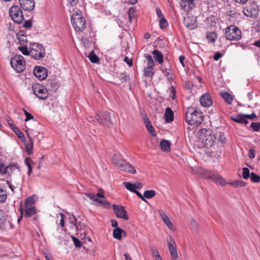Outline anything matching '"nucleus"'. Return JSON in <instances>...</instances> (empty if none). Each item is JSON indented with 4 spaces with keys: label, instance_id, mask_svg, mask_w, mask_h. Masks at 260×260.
<instances>
[{
    "label": "nucleus",
    "instance_id": "30",
    "mask_svg": "<svg viewBox=\"0 0 260 260\" xmlns=\"http://www.w3.org/2000/svg\"><path fill=\"white\" fill-rule=\"evenodd\" d=\"M206 37L209 43L215 42L217 38L216 33L214 31L207 32Z\"/></svg>",
    "mask_w": 260,
    "mask_h": 260
},
{
    "label": "nucleus",
    "instance_id": "22",
    "mask_svg": "<svg viewBox=\"0 0 260 260\" xmlns=\"http://www.w3.org/2000/svg\"><path fill=\"white\" fill-rule=\"evenodd\" d=\"M28 141L25 143V151L28 155H30L32 153V146L34 141L32 138L27 134Z\"/></svg>",
    "mask_w": 260,
    "mask_h": 260
},
{
    "label": "nucleus",
    "instance_id": "3",
    "mask_svg": "<svg viewBox=\"0 0 260 260\" xmlns=\"http://www.w3.org/2000/svg\"><path fill=\"white\" fill-rule=\"evenodd\" d=\"M199 139L204 146H212L216 139V136L213 131L205 128L201 129L199 132Z\"/></svg>",
    "mask_w": 260,
    "mask_h": 260
},
{
    "label": "nucleus",
    "instance_id": "38",
    "mask_svg": "<svg viewBox=\"0 0 260 260\" xmlns=\"http://www.w3.org/2000/svg\"><path fill=\"white\" fill-rule=\"evenodd\" d=\"M7 197L6 190L3 188L0 187V202H4Z\"/></svg>",
    "mask_w": 260,
    "mask_h": 260
},
{
    "label": "nucleus",
    "instance_id": "47",
    "mask_svg": "<svg viewBox=\"0 0 260 260\" xmlns=\"http://www.w3.org/2000/svg\"><path fill=\"white\" fill-rule=\"evenodd\" d=\"M145 58L148 61L147 66H154V63L152 56L150 55L147 54L145 55Z\"/></svg>",
    "mask_w": 260,
    "mask_h": 260
},
{
    "label": "nucleus",
    "instance_id": "28",
    "mask_svg": "<svg viewBox=\"0 0 260 260\" xmlns=\"http://www.w3.org/2000/svg\"><path fill=\"white\" fill-rule=\"evenodd\" d=\"M232 119L240 123H248V121L244 114H237L235 117H232Z\"/></svg>",
    "mask_w": 260,
    "mask_h": 260
},
{
    "label": "nucleus",
    "instance_id": "51",
    "mask_svg": "<svg viewBox=\"0 0 260 260\" xmlns=\"http://www.w3.org/2000/svg\"><path fill=\"white\" fill-rule=\"evenodd\" d=\"M193 0H181V6L185 8L188 5L190 7L191 5L193 4Z\"/></svg>",
    "mask_w": 260,
    "mask_h": 260
},
{
    "label": "nucleus",
    "instance_id": "26",
    "mask_svg": "<svg viewBox=\"0 0 260 260\" xmlns=\"http://www.w3.org/2000/svg\"><path fill=\"white\" fill-rule=\"evenodd\" d=\"M154 74L153 66H147L144 70V75L148 78H152Z\"/></svg>",
    "mask_w": 260,
    "mask_h": 260
},
{
    "label": "nucleus",
    "instance_id": "27",
    "mask_svg": "<svg viewBox=\"0 0 260 260\" xmlns=\"http://www.w3.org/2000/svg\"><path fill=\"white\" fill-rule=\"evenodd\" d=\"M174 113L170 108H167L165 113V121L169 123L173 121Z\"/></svg>",
    "mask_w": 260,
    "mask_h": 260
},
{
    "label": "nucleus",
    "instance_id": "4",
    "mask_svg": "<svg viewBox=\"0 0 260 260\" xmlns=\"http://www.w3.org/2000/svg\"><path fill=\"white\" fill-rule=\"evenodd\" d=\"M112 161L113 165L120 170L132 174L136 173V169L133 165L124 159L118 158L116 155L113 156Z\"/></svg>",
    "mask_w": 260,
    "mask_h": 260
},
{
    "label": "nucleus",
    "instance_id": "24",
    "mask_svg": "<svg viewBox=\"0 0 260 260\" xmlns=\"http://www.w3.org/2000/svg\"><path fill=\"white\" fill-rule=\"evenodd\" d=\"M152 54L154 60L157 61L159 64H162L164 61L163 55L160 51L155 49L152 52Z\"/></svg>",
    "mask_w": 260,
    "mask_h": 260
},
{
    "label": "nucleus",
    "instance_id": "36",
    "mask_svg": "<svg viewBox=\"0 0 260 260\" xmlns=\"http://www.w3.org/2000/svg\"><path fill=\"white\" fill-rule=\"evenodd\" d=\"M88 58L92 63H98L99 62V58L95 54L93 51L89 54Z\"/></svg>",
    "mask_w": 260,
    "mask_h": 260
},
{
    "label": "nucleus",
    "instance_id": "6",
    "mask_svg": "<svg viewBox=\"0 0 260 260\" xmlns=\"http://www.w3.org/2000/svg\"><path fill=\"white\" fill-rule=\"evenodd\" d=\"M85 196L92 200L98 204H102L105 207H109L110 204L109 202L106 200V197L104 196L102 189H99V192L96 194L92 192H85Z\"/></svg>",
    "mask_w": 260,
    "mask_h": 260
},
{
    "label": "nucleus",
    "instance_id": "8",
    "mask_svg": "<svg viewBox=\"0 0 260 260\" xmlns=\"http://www.w3.org/2000/svg\"><path fill=\"white\" fill-rule=\"evenodd\" d=\"M225 35L226 39L231 41L239 40L242 38L241 30L234 25L226 28Z\"/></svg>",
    "mask_w": 260,
    "mask_h": 260
},
{
    "label": "nucleus",
    "instance_id": "54",
    "mask_svg": "<svg viewBox=\"0 0 260 260\" xmlns=\"http://www.w3.org/2000/svg\"><path fill=\"white\" fill-rule=\"evenodd\" d=\"M24 113L26 116V119H25V121H27L29 120L33 119L34 116L29 112H28L25 109H23Z\"/></svg>",
    "mask_w": 260,
    "mask_h": 260
},
{
    "label": "nucleus",
    "instance_id": "33",
    "mask_svg": "<svg viewBox=\"0 0 260 260\" xmlns=\"http://www.w3.org/2000/svg\"><path fill=\"white\" fill-rule=\"evenodd\" d=\"M15 167L14 164H10V165L5 167V166L2 164H0V172L3 174H6L9 172V168L11 167Z\"/></svg>",
    "mask_w": 260,
    "mask_h": 260
},
{
    "label": "nucleus",
    "instance_id": "5",
    "mask_svg": "<svg viewBox=\"0 0 260 260\" xmlns=\"http://www.w3.org/2000/svg\"><path fill=\"white\" fill-rule=\"evenodd\" d=\"M29 49H30L31 56L33 58L40 60L44 57L45 50L41 44L37 43H30Z\"/></svg>",
    "mask_w": 260,
    "mask_h": 260
},
{
    "label": "nucleus",
    "instance_id": "45",
    "mask_svg": "<svg viewBox=\"0 0 260 260\" xmlns=\"http://www.w3.org/2000/svg\"><path fill=\"white\" fill-rule=\"evenodd\" d=\"M242 177L245 179H247L250 176V174L249 173V170L247 168H243Z\"/></svg>",
    "mask_w": 260,
    "mask_h": 260
},
{
    "label": "nucleus",
    "instance_id": "63",
    "mask_svg": "<svg viewBox=\"0 0 260 260\" xmlns=\"http://www.w3.org/2000/svg\"><path fill=\"white\" fill-rule=\"evenodd\" d=\"M255 150L254 149H250V150L249 151V157L250 158H253L255 157Z\"/></svg>",
    "mask_w": 260,
    "mask_h": 260
},
{
    "label": "nucleus",
    "instance_id": "55",
    "mask_svg": "<svg viewBox=\"0 0 260 260\" xmlns=\"http://www.w3.org/2000/svg\"><path fill=\"white\" fill-rule=\"evenodd\" d=\"M72 238L75 247L77 248L81 247V244L80 240L74 236H72Z\"/></svg>",
    "mask_w": 260,
    "mask_h": 260
},
{
    "label": "nucleus",
    "instance_id": "49",
    "mask_svg": "<svg viewBox=\"0 0 260 260\" xmlns=\"http://www.w3.org/2000/svg\"><path fill=\"white\" fill-rule=\"evenodd\" d=\"M13 130H14V133L18 136V137H19V138L24 139L25 140L23 133L22 132H21L17 127H15Z\"/></svg>",
    "mask_w": 260,
    "mask_h": 260
},
{
    "label": "nucleus",
    "instance_id": "31",
    "mask_svg": "<svg viewBox=\"0 0 260 260\" xmlns=\"http://www.w3.org/2000/svg\"><path fill=\"white\" fill-rule=\"evenodd\" d=\"M221 97L224 100L225 102L229 104H231L233 101V96L228 92H224L221 94Z\"/></svg>",
    "mask_w": 260,
    "mask_h": 260
},
{
    "label": "nucleus",
    "instance_id": "11",
    "mask_svg": "<svg viewBox=\"0 0 260 260\" xmlns=\"http://www.w3.org/2000/svg\"><path fill=\"white\" fill-rule=\"evenodd\" d=\"M243 12L246 16L249 18H255L257 17L258 15V6L255 3H253L244 8Z\"/></svg>",
    "mask_w": 260,
    "mask_h": 260
},
{
    "label": "nucleus",
    "instance_id": "52",
    "mask_svg": "<svg viewBox=\"0 0 260 260\" xmlns=\"http://www.w3.org/2000/svg\"><path fill=\"white\" fill-rule=\"evenodd\" d=\"M151 253H152V256L153 257H154L155 258H156V257H158L159 256H160L158 250L155 247L151 246Z\"/></svg>",
    "mask_w": 260,
    "mask_h": 260
},
{
    "label": "nucleus",
    "instance_id": "19",
    "mask_svg": "<svg viewBox=\"0 0 260 260\" xmlns=\"http://www.w3.org/2000/svg\"><path fill=\"white\" fill-rule=\"evenodd\" d=\"M183 23L185 26L190 29H193L197 26V23L192 17L188 16L185 18Z\"/></svg>",
    "mask_w": 260,
    "mask_h": 260
},
{
    "label": "nucleus",
    "instance_id": "18",
    "mask_svg": "<svg viewBox=\"0 0 260 260\" xmlns=\"http://www.w3.org/2000/svg\"><path fill=\"white\" fill-rule=\"evenodd\" d=\"M206 177L207 179L211 180L215 183L220 184L221 185H224L225 184L224 179L219 175L209 174Z\"/></svg>",
    "mask_w": 260,
    "mask_h": 260
},
{
    "label": "nucleus",
    "instance_id": "34",
    "mask_svg": "<svg viewBox=\"0 0 260 260\" xmlns=\"http://www.w3.org/2000/svg\"><path fill=\"white\" fill-rule=\"evenodd\" d=\"M123 184L127 189L134 193L137 190V188L135 187L134 183H132L129 182H123Z\"/></svg>",
    "mask_w": 260,
    "mask_h": 260
},
{
    "label": "nucleus",
    "instance_id": "58",
    "mask_svg": "<svg viewBox=\"0 0 260 260\" xmlns=\"http://www.w3.org/2000/svg\"><path fill=\"white\" fill-rule=\"evenodd\" d=\"M190 225L194 230H197L198 228V223L194 219L190 220Z\"/></svg>",
    "mask_w": 260,
    "mask_h": 260
},
{
    "label": "nucleus",
    "instance_id": "14",
    "mask_svg": "<svg viewBox=\"0 0 260 260\" xmlns=\"http://www.w3.org/2000/svg\"><path fill=\"white\" fill-rule=\"evenodd\" d=\"M168 246L172 258L176 260L178 258V255L176 249L175 242L171 236L169 237L168 240Z\"/></svg>",
    "mask_w": 260,
    "mask_h": 260
},
{
    "label": "nucleus",
    "instance_id": "40",
    "mask_svg": "<svg viewBox=\"0 0 260 260\" xmlns=\"http://www.w3.org/2000/svg\"><path fill=\"white\" fill-rule=\"evenodd\" d=\"M155 195V191L153 190H148L144 192V198L150 199Z\"/></svg>",
    "mask_w": 260,
    "mask_h": 260
},
{
    "label": "nucleus",
    "instance_id": "35",
    "mask_svg": "<svg viewBox=\"0 0 260 260\" xmlns=\"http://www.w3.org/2000/svg\"><path fill=\"white\" fill-rule=\"evenodd\" d=\"M128 18L130 23L132 22L133 19L136 18V8L131 7L128 10Z\"/></svg>",
    "mask_w": 260,
    "mask_h": 260
},
{
    "label": "nucleus",
    "instance_id": "42",
    "mask_svg": "<svg viewBox=\"0 0 260 260\" xmlns=\"http://www.w3.org/2000/svg\"><path fill=\"white\" fill-rule=\"evenodd\" d=\"M145 126L152 136H155L156 135L154 129L150 122L145 124Z\"/></svg>",
    "mask_w": 260,
    "mask_h": 260
},
{
    "label": "nucleus",
    "instance_id": "12",
    "mask_svg": "<svg viewBox=\"0 0 260 260\" xmlns=\"http://www.w3.org/2000/svg\"><path fill=\"white\" fill-rule=\"evenodd\" d=\"M95 118L99 123L105 125H109L111 122L110 113L108 112H100L96 114Z\"/></svg>",
    "mask_w": 260,
    "mask_h": 260
},
{
    "label": "nucleus",
    "instance_id": "13",
    "mask_svg": "<svg viewBox=\"0 0 260 260\" xmlns=\"http://www.w3.org/2000/svg\"><path fill=\"white\" fill-rule=\"evenodd\" d=\"M112 207L114 213L117 217L124 220H127L128 219L127 211L124 209L123 206L113 204Z\"/></svg>",
    "mask_w": 260,
    "mask_h": 260
},
{
    "label": "nucleus",
    "instance_id": "57",
    "mask_svg": "<svg viewBox=\"0 0 260 260\" xmlns=\"http://www.w3.org/2000/svg\"><path fill=\"white\" fill-rule=\"evenodd\" d=\"M218 140L219 142L223 144L225 143L226 141V138L225 137L223 134L220 133L218 136Z\"/></svg>",
    "mask_w": 260,
    "mask_h": 260
},
{
    "label": "nucleus",
    "instance_id": "39",
    "mask_svg": "<svg viewBox=\"0 0 260 260\" xmlns=\"http://www.w3.org/2000/svg\"><path fill=\"white\" fill-rule=\"evenodd\" d=\"M18 50L21 51L22 54L24 55H31L30 49H28L26 46H19L18 47Z\"/></svg>",
    "mask_w": 260,
    "mask_h": 260
},
{
    "label": "nucleus",
    "instance_id": "2",
    "mask_svg": "<svg viewBox=\"0 0 260 260\" xmlns=\"http://www.w3.org/2000/svg\"><path fill=\"white\" fill-rule=\"evenodd\" d=\"M71 21L73 26L76 31H83L86 27V20L80 10L73 11Z\"/></svg>",
    "mask_w": 260,
    "mask_h": 260
},
{
    "label": "nucleus",
    "instance_id": "23",
    "mask_svg": "<svg viewBox=\"0 0 260 260\" xmlns=\"http://www.w3.org/2000/svg\"><path fill=\"white\" fill-rule=\"evenodd\" d=\"M24 217L29 218L32 216L37 213L35 207H24Z\"/></svg>",
    "mask_w": 260,
    "mask_h": 260
},
{
    "label": "nucleus",
    "instance_id": "48",
    "mask_svg": "<svg viewBox=\"0 0 260 260\" xmlns=\"http://www.w3.org/2000/svg\"><path fill=\"white\" fill-rule=\"evenodd\" d=\"M159 25L161 28H166L168 25V22L165 17H162L159 21Z\"/></svg>",
    "mask_w": 260,
    "mask_h": 260
},
{
    "label": "nucleus",
    "instance_id": "44",
    "mask_svg": "<svg viewBox=\"0 0 260 260\" xmlns=\"http://www.w3.org/2000/svg\"><path fill=\"white\" fill-rule=\"evenodd\" d=\"M5 218L2 210H0V230L4 227Z\"/></svg>",
    "mask_w": 260,
    "mask_h": 260
},
{
    "label": "nucleus",
    "instance_id": "21",
    "mask_svg": "<svg viewBox=\"0 0 260 260\" xmlns=\"http://www.w3.org/2000/svg\"><path fill=\"white\" fill-rule=\"evenodd\" d=\"M159 213L161 219L166 224L168 228L170 230H173V224L171 222L170 218L163 211H160Z\"/></svg>",
    "mask_w": 260,
    "mask_h": 260
},
{
    "label": "nucleus",
    "instance_id": "20",
    "mask_svg": "<svg viewBox=\"0 0 260 260\" xmlns=\"http://www.w3.org/2000/svg\"><path fill=\"white\" fill-rule=\"evenodd\" d=\"M16 37L20 46H26L27 41L24 31H19L16 34Z\"/></svg>",
    "mask_w": 260,
    "mask_h": 260
},
{
    "label": "nucleus",
    "instance_id": "53",
    "mask_svg": "<svg viewBox=\"0 0 260 260\" xmlns=\"http://www.w3.org/2000/svg\"><path fill=\"white\" fill-rule=\"evenodd\" d=\"M69 221L71 224H72L75 226L77 222V219L73 214H70L69 217Z\"/></svg>",
    "mask_w": 260,
    "mask_h": 260
},
{
    "label": "nucleus",
    "instance_id": "60",
    "mask_svg": "<svg viewBox=\"0 0 260 260\" xmlns=\"http://www.w3.org/2000/svg\"><path fill=\"white\" fill-rule=\"evenodd\" d=\"M222 55L221 53L219 52H216L213 56V58L215 60H218L222 57Z\"/></svg>",
    "mask_w": 260,
    "mask_h": 260
},
{
    "label": "nucleus",
    "instance_id": "59",
    "mask_svg": "<svg viewBox=\"0 0 260 260\" xmlns=\"http://www.w3.org/2000/svg\"><path fill=\"white\" fill-rule=\"evenodd\" d=\"M124 61L127 63V64L129 66H132L133 65L132 59L129 58L127 56H125L124 58Z\"/></svg>",
    "mask_w": 260,
    "mask_h": 260
},
{
    "label": "nucleus",
    "instance_id": "61",
    "mask_svg": "<svg viewBox=\"0 0 260 260\" xmlns=\"http://www.w3.org/2000/svg\"><path fill=\"white\" fill-rule=\"evenodd\" d=\"M31 25L32 23L30 20H26L23 24V26L26 28H30Z\"/></svg>",
    "mask_w": 260,
    "mask_h": 260
},
{
    "label": "nucleus",
    "instance_id": "64",
    "mask_svg": "<svg viewBox=\"0 0 260 260\" xmlns=\"http://www.w3.org/2000/svg\"><path fill=\"white\" fill-rule=\"evenodd\" d=\"M162 72L163 74L166 76L171 74V70L169 69H167V68H165V69H162Z\"/></svg>",
    "mask_w": 260,
    "mask_h": 260
},
{
    "label": "nucleus",
    "instance_id": "32",
    "mask_svg": "<svg viewBox=\"0 0 260 260\" xmlns=\"http://www.w3.org/2000/svg\"><path fill=\"white\" fill-rule=\"evenodd\" d=\"M35 195L27 198L25 201L24 207H35V200L34 199Z\"/></svg>",
    "mask_w": 260,
    "mask_h": 260
},
{
    "label": "nucleus",
    "instance_id": "56",
    "mask_svg": "<svg viewBox=\"0 0 260 260\" xmlns=\"http://www.w3.org/2000/svg\"><path fill=\"white\" fill-rule=\"evenodd\" d=\"M75 226L76 228L77 231H82L83 228L85 227V225L83 223L81 222H76V224L75 225Z\"/></svg>",
    "mask_w": 260,
    "mask_h": 260
},
{
    "label": "nucleus",
    "instance_id": "10",
    "mask_svg": "<svg viewBox=\"0 0 260 260\" xmlns=\"http://www.w3.org/2000/svg\"><path fill=\"white\" fill-rule=\"evenodd\" d=\"M10 16L15 22L20 24L23 19V15L20 8L17 6H12L9 11Z\"/></svg>",
    "mask_w": 260,
    "mask_h": 260
},
{
    "label": "nucleus",
    "instance_id": "29",
    "mask_svg": "<svg viewBox=\"0 0 260 260\" xmlns=\"http://www.w3.org/2000/svg\"><path fill=\"white\" fill-rule=\"evenodd\" d=\"M159 145L162 151L169 152L170 150V143L168 140H162L160 142Z\"/></svg>",
    "mask_w": 260,
    "mask_h": 260
},
{
    "label": "nucleus",
    "instance_id": "15",
    "mask_svg": "<svg viewBox=\"0 0 260 260\" xmlns=\"http://www.w3.org/2000/svg\"><path fill=\"white\" fill-rule=\"evenodd\" d=\"M34 75L40 80L45 79L48 76L47 70L43 67H36L34 69Z\"/></svg>",
    "mask_w": 260,
    "mask_h": 260
},
{
    "label": "nucleus",
    "instance_id": "25",
    "mask_svg": "<svg viewBox=\"0 0 260 260\" xmlns=\"http://www.w3.org/2000/svg\"><path fill=\"white\" fill-rule=\"evenodd\" d=\"M123 234L125 236L126 233L123 229L120 228H115L113 230V236L115 239L120 240Z\"/></svg>",
    "mask_w": 260,
    "mask_h": 260
},
{
    "label": "nucleus",
    "instance_id": "16",
    "mask_svg": "<svg viewBox=\"0 0 260 260\" xmlns=\"http://www.w3.org/2000/svg\"><path fill=\"white\" fill-rule=\"evenodd\" d=\"M20 7L24 10L30 11L35 8L34 0H19Z\"/></svg>",
    "mask_w": 260,
    "mask_h": 260
},
{
    "label": "nucleus",
    "instance_id": "62",
    "mask_svg": "<svg viewBox=\"0 0 260 260\" xmlns=\"http://www.w3.org/2000/svg\"><path fill=\"white\" fill-rule=\"evenodd\" d=\"M245 118L247 119H253L254 118H256V116L254 113H252L251 114H244Z\"/></svg>",
    "mask_w": 260,
    "mask_h": 260
},
{
    "label": "nucleus",
    "instance_id": "50",
    "mask_svg": "<svg viewBox=\"0 0 260 260\" xmlns=\"http://www.w3.org/2000/svg\"><path fill=\"white\" fill-rule=\"evenodd\" d=\"M120 79L124 82H127L130 80V77L125 73H122L120 75Z\"/></svg>",
    "mask_w": 260,
    "mask_h": 260
},
{
    "label": "nucleus",
    "instance_id": "43",
    "mask_svg": "<svg viewBox=\"0 0 260 260\" xmlns=\"http://www.w3.org/2000/svg\"><path fill=\"white\" fill-rule=\"evenodd\" d=\"M232 185L235 187H244L246 185V183L242 180H237L234 182L232 183Z\"/></svg>",
    "mask_w": 260,
    "mask_h": 260
},
{
    "label": "nucleus",
    "instance_id": "37",
    "mask_svg": "<svg viewBox=\"0 0 260 260\" xmlns=\"http://www.w3.org/2000/svg\"><path fill=\"white\" fill-rule=\"evenodd\" d=\"M32 161L30 157H26L25 159V164L28 168V174L29 175L32 172V168L31 164L32 163Z\"/></svg>",
    "mask_w": 260,
    "mask_h": 260
},
{
    "label": "nucleus",
    "instance_id": "46",
    "mask_svg": "<svg viewBox=\"0 0 260 260\" xmlns=\"http://www.w3.org/2000/svg\"><path fill=\"white\" fill-rule=\"evenodd\" d=\"M251 127L254 131L258 132L260 128V123L252 122L250 124Z\"/></svg>",
    "mask_w": 260,
    "mask_h": 260
},
{
    "label": "nucleus",
    "instance_id": "1",
    "mask_svg": "<svg viewBox=\"0 0 260 260\" xmlns=\"http://www.w3.org/2000/svg\"><path fill=\"white\" fill-rule=\"evenodd\" d=\"M204 117L201 111L193 110L192 108H188L185 113V120L190 125H199L203 122Z\"/></svg>",
    "mask_w": 260,
    "mask_h": 260
},
{
    "label": "nucleus",
    "instance_id": "17",
    "mask_svg": "<svg viewBox=\"0 0 260 260\" xmlns=\"http://www.w3.org/2000/svg\"><path fill=\"white\" fill-rule=\"evenodd\" d=\"M201 104L204 107H209L212 105L213 102L210 95L206 93L203 94L200 100Z\"/></svg>",
    "mask_w": 260,
    "mask_h": 260
},
{
    "label": "nucleus",
    "instance_id": "7",
    "mask_svg": "<svg viewBox=\"0 0 260 260\" xmlns=\"http://www.w3.org/2000/svg\"><path fill=\"white\" fill-rule=\"evenodd\" d=\"M10 63L12 67L18 73L23 72L25 69V60L21 55H16L12 57Z\"/></svg>",
    "mask_w": 260,
    "mask_h": 260
},
{
    "label": "nucleus",
    "instance_id": "41",
    "mask_svg": "<svg viewBox=\"0 0 260 260\" xmlns=\"http://www.w3.org/2000/svg\"><path fill=\"white\" fill-rule=\"evenodd\" d=\"M250 179L254 183L260 182V176L255 174L254 172H252L250 174Z\"/></svg>",
    "mask_w": 260,
    "mask_h": 260
},
{
    "label": "nucleus",
    "instance_id": "9",
    "mask_svg": "<svg viewBox=\"0 0 260 260\" xmlns=\"http://www.w3.org/2000/svg\"><path fill=\"white\" fill-rule=\"evenodd\" d=\"M33 93L40 99L45 100L49 95L47 88L44 85L39 83H34L32 85Z\"/></svg>",
    "mask_w": 260,
    "mask_h": 260
}]
</instances>
